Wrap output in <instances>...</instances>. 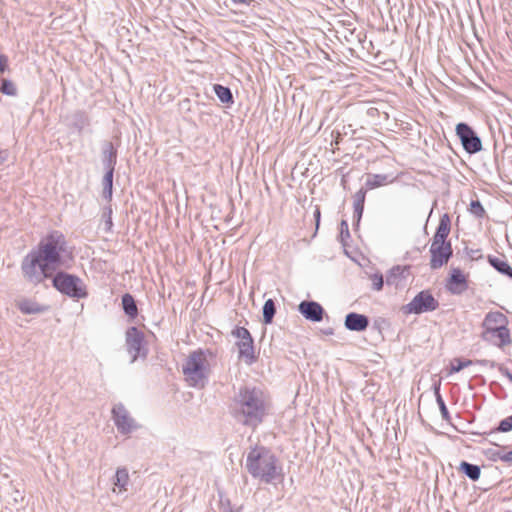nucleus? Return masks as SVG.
I'll return each mask as SVG.
<instances>
[{
  "label": "nucleus",
  "instance_id": "obj_38",
  "mask_svg": "<svg viewBox=\"0 0 512 512\" xmlns=\"http://www.w3.org/2000/svg\"><path fill=\"white\" fill-rule=\"evenodd\" d=\"M8 59L4 55H0V73H3L7 68Z\"/></svg>",
  "mask_w": 512,
  "mask_h": 512
},
{
  "label": "nucleus",
  "instance_id": "obj_36",
  "mask_svg": "<svg viewBox=\"0 0 512 512\" xmlns=\"http://www.w3.org/2000/svg\"><path fill=\"white\" fill-rule=\"evenodd\" d=\"M373 288L376 291H380L383 288V277L382 275L375 274L372 277Z\"/></svg>",
  "mask_w": 512,
  "mask_h": 512
},
{
  "label": "nucleus",
  "instance_id": "obj_39",
  "mask_svg": "<svg viewBox=\"0 0 512 512\" xmlns=\"http://www.w3.org/2000/svg\"><path fill=\"white\" fill-rule=\"evenodd\" d=\"M405 270V268H401L400 266H396L394 268L391 269V272H390V276H388L387 278V282L390 283V279L392 276L398 274V273H401Z\"/></svg>",
  "mask_w": 512,
  "mask_h": 512
},
{
  "label": "nucleus",
  "instance_id": "obj_2",
  "mask_svg": "<svg viewBox=\"0 0 512 512\" xmlns=\"http://www.w3.org/2000/svg\"><path fill=\"white\" fill-rule=\"evenodd\" d=\"M269 410V398L260 388L254 386L241 387L231 404L234 419L253 430L264 421Z\"/></svg>",
  "mask_w": 512,
  "mask_h": 512
},
{
  "label": "nucleus",
  "instance_id": "obj_6",
  "mask_svg": "<svg viewBox=\"0 0 512 512\" xmlns=\"http://www.w3.org/2000/svg\"><path fill=\"white\" fill-rule=\"evenodd\" d=\"M232 334L238 339L236 345L239 351V358L248 365L253 364L257 357L255 355L254 340L245 327H237Z\"/></svg>",
  "mask_w": 512,
  "mask_h": 512
},
{
  "label": "nucleus",
  "instance_id": "obj_8",
  "mask_svg": "<svg viewBox=\"0 0 512 512\" xmlns=\"http://www.w3.org/2000/svg\"><path fill=\"white\" fill-rule=\"evenodd\" d=\"M438 306L439 303L433 295L429 291L424 290L419 292L405 308L408 313L421 314L434 311Z\"/></svg>",
  "mask_w": 512,
  "mask_h": 512
},
{
  "label": "nucleus",
  "instance_id": "obj_12",
  "mask_svg": "<svg viewBox=\"0 0 512 512\" xmlns=\"http://www.w3.org/2000/svg\"><path fill=\"white\" fill-rule=\"evenodd\" d=\"M482 339L498 347H503L511 343L510 332L507 326L496 328L490 332L483 331Z\"/></svg>",
  "mask_w": 512,
  "mask_h": 512
},
{
  "label": "nucleus",
  "instance_id": "obj_31",
  "mask_svg": "<svg viewBox=\"0 0 512 512\" xmlns=\"http://www.w3.org/2000/svg\"><path fill=\"white\" fill-rule=\"evenodd\" d=\"M512 430V415L501 420L498 427L496 429H494L493 431H491V433H494V432H509Z\"/></svg>",
  "mask_w": 512,
  "mask_h": 512
},
{
  "label": "nucleus",
  "instance_id": "obj_4",
  "mask_svg": "<svg viewBox=\"0 0 512 512\" xmlns=\"http://www.w3.org/2000/svg\"><path fill=\"white\" fill-rule=\"evenodd\" d=\"M212 358L213 353L210 350L198 349L189 354L182 366V372L189 386L203 388L206 385Z\"/></svg>",
  "mask_w": 512,
  "mask_h": 512
},
{
  "label": "nucleus",
  "instance_id": "obj_21",
  "mask_svg": "<svg viewBox=\"0 0 512 512\" xmlns=\"http://www.w3.org/2000/svg\"><path fill=\"white\" fill-rule=\"evenodd\" d=\"M459 471L465 474L472 481H477L481 475L480 466L462 461L459 466Z\"/></svg>",
  "mask_w": 512,
  "mask_h": 512
},
{
  "label": "nucleus",
  "instance_id": "obj_17",
  "mask_svg": "<svg viewBox=\"0 0 512 512\" xmlns=\"http://www.w3.org/2000/svg\"><path fill=\"white\" fill-rule=\"evenodd\" d=\"M116 158L117 151L113 144L109 141L105 142L102 148V162L106 171H114Z\"/></svg>",
  "mask_w": 512,
  "mask_h": 512
},
{
  "label": "nucleus",
  "instance_id": "obj_19",
  "mask_svg": "<svg viewBox=\"0 0 512 512\" xmlns=\"http://www.w3.org/2000/svg\"><path fill=\"white\" fill-rule=\"evenodd\" d=\"M16 306L23 314H40L47 308L31 299H20L16 302Z\"/></svg>",
  "mask_w": 512,
  "mask_h": 512
},
{
  "label": "nucleus",
  "instance_id": "obj_27",
  "mask_svg": "<svg viewBox=\"0 0 512 512\" xmlns=\"http://www.w3.org/2000/svg\"><path fill=\"white\" fill-rule=\"evenodd\" d=\"M276 313L275 303L272 299L265 301L263 305V321L265 324H270Z\"/></svg>",
  "mask_w": 512,
  "mask_h": 512
},
{
  "label": "nucleus",
  "instance_id": "obj_25",
  "mask_svg": "<svg viewBox=\"0 0 512 512\" xmlns=\"http://www.w3.org/2000/svg\"><path fill=\"white\" fill-rule=\"evenodd\" d=\"M214 92L222 103H233V95L228 87L220 84H215Z\"/></svg>",
  "mask_w": 512,
  "mask_h": 512
},
{
  "label": "nucleus",
  "instance_id": "obj_1",
  "mask_svg": "<svg viewBox=\"0 0 512 512\" xmlns=\"http://www.w3.org/2000/svg\"><path fill=\"white\" fill-rule=\"evenodd\" d=\"M66 251V240L59 231H52L43 238L22 260L21 271L24 278L39 284L52 276L62 263L61 255Z\"/></svg>",
  "mask_w": 512,
  "mask_h": 512
},
{
  "label": "nucleus",
  "instance_id": "obj_29",
  "mask_svg": "<svg viewBox=\"0 0 512 512\" xmlns=\"http://www.w3.org/2000/svg\"><path fill=\"white\" fill-rule=\"evenodd\" d=\"M0 91L3 94L8 95V96H16L17 95V88H16L15 84L8 79L2 80V83L0 86Z\"/></svg>",
  "mask_w": 512,
  "mask_h": 512
},
{
  "label": "nucleus",
  "instance_id": "obj_14",
  "mask_svg": "<svg viewBox=\"0 0 512 512\" xmlns=\"http://www.w3.org/2000/svg\"><path fill=\"white\" fill-rule=\"evenodd\" d=\"M344 325L350 331L362 332L369 326V318L363 314L350 312L345 317Z\"/></svg>",
  "mask_w": 512,
  "mask_h": 512
},
{
  "label": "nucleus",
  "instance_id": "obj_20",
  "mask_svg": "<svg viewBox=\"0 0 512 512\" xmlns=\"http://www.w3.org/2000/svg\"><path fill=\"white\" fill-rule=\"evenodd\" d=\"M488 262L499 273L512 279V267L504 258L489 255Z\"/></svg>",
  "mask_w": 512,
  "mask_h": 512
},
{
  "label": "nucleus",
  "instance_id": "obj_35",
  "mask_svg": "<svg viewBox=\"0 0 512 512\" xmlns=\"http://www.w3.org/2000/svg\"><path fill=\"white\" fill-rule=\"evenodd\" d=\"M436 401H437V404L439 405L442 418L445 419V420H448L449 419V412H448V409H447V407L445 405V402H444V400H443V398L440 395L438 390H436Z\"/></svg>",
  "mask_w": 512,
  "mask_h": 512
},
{
  "label": "nucleus",
  "instance_id": "obj_33",
  "mask_svg": "<svg viewBox=\"0 0 512 512\" xmlns=\"http://www.w3.org/2000/svg\"><path fill=\"white\" fill-rule=\"evenodd\" d=\"M102 218L105 221V230L110 231L113 226L111 206H107L103 209Z\"/></svg>",
  "mask_w": 512,
  "mask_h": 512
},
{
  "label": "nucleus",
  "instance_id": "obj_22",
  "mask_svg": "<svg viewBox=\"0 0 512 512\" xmlns=\"http://www.w3.org/2000/svg\"><path fill=\"white\" fill-rule=\"evenodd\" d=\"M365 196L366 191L364 189L358 190L354 195V217L356 218L357 222L360 221L363 210H364V202H365Z\"/></svg>",
  "mask_w": 512,
  "mask_h": 512
},
{
  "label": "nucleus",
  "instance_id": "obj_5",
  "mask_svg": "<svg viewBox=\"0 0 512 512\" xmlns=\"http://www.w3.org/2000/svg\"><path fill=\"white\" fill-rule=\"evenodd\" d=\"M53 286L62 294L73 299L86 298L88 293L83 280L76 275L58 272L53 277Z\"/></svg>",
  "mask_w": 512,
  "mask_h": 512
},
{
  "label": "nucleus",
  "instance_id": "obj_42",
  "mask_svg": "<svg viewBox=\"0 0 512 512\" xmlns=\"http://www.w3.org/2000/svg\"><path fill=\"white\" fill-rule=\"evenodd\" d=\"M316 216H317V217H319V216H320V211H319V210H317V211H316Z\"/></svg>",
  "mask_w": 512,
  "mask_h": 512
},
{
  "label": "nucleus",
  "instance_id": "obj_16",
  "mask_svg": "<svg viewBox=\"0 0 512 512\" xmlns=\"http://www.w3.org/2000/svg\"><path fill=\"white\" fill-rule=\"evenodd\" d=\"M466 277L459 268L451 271L448 288L454 294H459L466 289Z\"/></svg>",
  "mask_w": 512,
  "mask_h": 512
},
{
  "label": "nucleus",
  "instance_id": "obj_37",
  "mask_svg": "<svg viewBox=\"0 0 512 512\" xmlns=\"http://www.w3.org/2000/svg\"><path fill=\"white\" fill-rule=\"evenodd\" d=\"M340 237L342 240H344L345 237H350L349 227L346 220H342L340 223Z\"/></svg>",
  "mask_w": 512,
  "mask_h": 512
},
{
  "label": "nucleus",
  "instance_id": "obj_18",
  "mask_svg": "<svg viewBox=\"0 0 512 512\" xmlns=\"http://www.w3.org/2000/svg\"><path fill=\"white\" fill-rule=\"evenodd\" d=\"M451 228V220L448 214H443L440 217L438 227L433 236L432 241L436 242H447L446 239L450 233Z\"/></svg>",
  "mask_w": 512,
  "mask_h": 512
},
{
  "label": "nucleus",
  "instance_id": "obj_11",
  "mask_svg": "<svg viewBox=\"0 0 512 512\" xmlns=\"http://www.w3.org/2000/svg\"><path fill=\"white\" fill-rule=\"evenodd\" d=\"M112 415L114 423L120 433L128 434L138 428L137 423L130 416L123 404L119 403L115 405L112 409Z\"/></svg>",
  "mask_w": 512,
  "mask_h": 512
},
{
  "label": "nucleus",
  "instance_id": "obj_13",
  "mask_svg": "<svg viewBox=\"0 0 512 512\" xmlns=\"http://www.w3.org/2000/svg\"><path fill=\"white\" fill-rule=\"evenodd\" d=\"M298 310L307 320L320 322L323 319L324 309L315 301H302Z\"/></svg>",
  "mask_w": 512,
  "mask_h": 512
},
{
  "label": "nucleus",
  "instance_id": "obj_32",
  "mask_svg": "<svg viewBox=\"0 0 512 512\" xmlns=\"http://www.w3.org/2000/svg\"><path fill=\"white\" fill-rule=\"evenodd\" d=\"M493 455L495 460L498 459L504 463L512 465V450L508 452L498 450Z\"/></svg>",
  "mask_w": 512,
  "mask_h": 512
},
{
  "label": "nucleus",
  "instance_id": "obj_7",
  "mask_svg": "<svg viewBox=\"0 0 512 512\" xmlns=\"http://www.w3.org/2000/svg\"><path fill=\"white\" fill-rule=\"evenodd\" d=\"M456 134L459 137L464 150L469 154H475L482 150L481 139L466 123H459L456 126Z\"/></svg>",
  "mask_w": 512,
  "mask_h": 512
},
{
  "label": "nucleus",
  "instance_id": "obj_28",
  "mask_svg": "<svg viewBox=\"0 0 512 512\" xmlns=\"http://www.w3.org/2000/svg\"><path fill=\"white\" fill-rule=\"evenodd\" d=\"M113 173L114 171H106L103 177V196L108 200L112 197Z\"/></svg>",
  "mask_w": 512,
  "mask_h": 512
},
{
  "label": "nucleus",
  "instance_id": "obj_34",
  "mask_svg": "<svg viewBox=\"0 0 512 512\" xmlns=\"http://www.w3.org/2000/svg\"><path fill=\"white\" fill-rule=\"evenodd\" d=\"M470 212L479 218H482L485 214V210L478 200L471 201Z\"/></svg>",
  "mask_w": 512,
  "mask_h": 512
},
{
  "label": "nucleus",
  "instance_id": "obj_26",
  "mask_svg": "<svg viewBox=\"0 0 512 512\" xmlns=\"http://www.w3.org/2000/svg\"><path fill=\"white\" fill-rule=\"evenodd\" d=\"M388 183V176L384 174L369 175L365 185L369 189H374Z\"/></svg>",
  "mask_w": 512,
  "mask_h": 512
},
{
  "label": "nucleus",
  "instance_id": "obj_30",
  "mask_svg": "<svg viewBox=\"0 0 512 512\" xmlns=\"http://www.w3.org/2000/svg\"><path fill=\"white\" fill-rule=\"evenodd\" d=\"M472 365V361L471 360H461L459 358H455L452 362H451V368H450V372L451 373H457L459 371H461L462 369L468 367Z\"/></svg>",
  "mask_w": 512,
  "mask_h": 512
},
{
  "label": "nucleus",
  "instance_id": "obj_9",
  "mask_svg": "<svg viewBox=\"0 0 512 512\" xmlns=\"http://www.w3.org/2000/svg\"><path fill=\"white\" fill-rule=\"evenodd\" d=\"M144 334L136 327H130L126 331L127 351L131 355V362L138 357H145L146 351L143 346Z\"/></svg>",
  "mask_w": 512,
  "mask_h": 512
},
{
  "label": "nucleus",
  "instance_id": "obj_40",
  "mask_svg": "<svg viewBox=\"0 0 512 512\" xmlns=\"http://www.w3.org/2000/svg\"><path fill=\"white\" fill-rule=\"evenodd\" d=\"M499 371L502 375L507 377L512 382V372H510L506 367L499 366Z\"/></svg>",
  "mask_w": 512,
  "mask_h": 512
},
{
  "label": "nucleus",
  "instance_id": "obj_41",
  "mask_svg": "<svg viewBox=\"0 0 512 512\" xmlns=\"http://www.w3.org/2000/svg\"><path fill=\"white\" fill-rule=\"evenodd\" d=\"M478 363L481 364V365H484V366L489 365L492 368L496 366L494 361H490V360H487V359L479 360Z\"/></svg>",
  "mask_w": 512,
  "mask_h": 512
},
{
  "label": "nucleus",
  "instance_id": "obj_3",
  "mask_svg": "<svg viewBox=\"0 0 512 512\" xmlns=\"http://www.w3.org/2000/svg\"><path fill=\"white\" fill-rule=\"evenodd\" d=\"M245 468L253 478L266 484L273 483L282 475L278 459L263 446L254 447L248 452Z\"/></svg>",
  "mask_w": 512,
  "mask_h": 512
},
{
  "label": "nucleus",
  "instance_id": "obj_24",
  "mask_svg": "<svg viewBox=\"0 0 512 512\" xmlns=\"http://www.w3.org/2000/svg\"><path fill=\"white\" fill-rule=\"evenodd\" d=\"M122 307L124 312L130 316L135 317L137 315V306L134 298L130 294H124L122 296Z\"/></svg>",
  "mask_w": 512,
  "mask_h": 512
},
{
  "label": "nucleus",
  "instance_id": "obj_15",
  "mask_svg": "<svg viewBox=\"0 0 512 512\" xmlns=\"http://www.w3.org/2000/svg\"><path fill=\"white\" fill-rule=\"evenodd\" d=\"M482 326L483 331L490 332L496 328L507 326V318L501 312H489L486 314Z\"/></svg>",
  "mask_w": 512,
  "mask_h": 512
},
{
  "label": "nucleus",
  "instance_id": "obj_23",
  "mask_svg": "<svg viewBox=\"0 0 512 512\" xmlns=\"http://www.w3.org/2000/svg\"><path fill=\"white\" fill-rule=\"evenodd\" d=\"M129 483V474L126 468H118L115 474L114 486L119 489V492L127 491Z\"/></svg>",
  "mask_w": 512,
  "mask_h": 512
},
{
  "label": "nucleus",
  "instance_id": "obj_10",
  "mask_svg": "<svg viewBox=\"0 0 512 512\" xmlns=\"http://www.w3.org/2000/svg\"><path fill=\"white\" fill-rule=\"evenodd\" d=\"M452 247L450 242L432 241L430 246V267L439 269L445 265L452 256Z\"/></svg>",
  "mask_w": 512,
  "mask_h": 512
}]
</instances>
